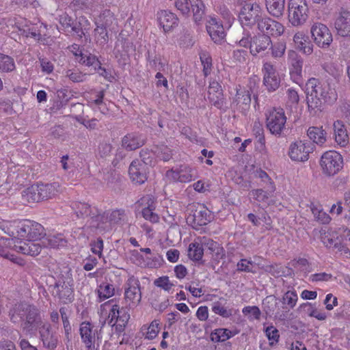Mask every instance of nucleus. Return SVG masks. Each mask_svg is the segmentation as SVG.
I'll return each mask as SVG.
<instances>
[{"instance_id":"f257e3e1","label":"nucleus","mask_w":350,"mask_h":350,"mask_svg":"<svg viewBox=\"0 0 350 350\" xmlns=\"http://www.w3.org/2000/svg\"><path fill=\"white\" fill-rule=\"evenodd\" d=\"M10 320L15 324H21V327L26 334L31 333L41 323L39 310L27 303H19L10 310Z\"/></svg>"},{"instance_id":"f03ea898","label":"nucleus","mask_w":350,"mask_h":350,"mask_svg":"<svg viewBox=\"0 0 350 350\" xmlns=\"http://www.w3.org/2000/svg\"><path fill=\"white\" fill-rule=\"evenodd\" d=\"M324 81L315 78L308 79L306 84V103L308 111L312 116H316L322 111L323 102L321 96L323 90Z\"/></svg>"},{"instance_id":"7ed1b4c3","label":"nucleus","mask_w":350,"mask_h":350,"mask_svg":"<svg viewBox=\"0 0 350 350\" xmlns=\"http://www.w3.org/2000/svg\"><path fill=\"white\" fill-rule=\"evenodd\" d=\"M266 126L270 133L276 136L282 135L286 129V116L282 108H273L266 115Z\"/></svg>"},{"instance_id":"20e7f679","label":"nucleus","mask_w":350,"mask_h":350,"mask_svg":"<svg viewBox=\"0 0 350 350\" xmlns=\"http://www.w3.org/2000/svg\"><path fill=\"white\" fill-rule=\"evenodd\" d=\"M191 212L186 217L187 224L196 230L210 223L213 217L211 211L204 205L198 204L191 206Z\"/></svg>"},{"instance_id":"39448f33","label":"nucleus","mask_w":350,"mask_h":350,"mask_svg":"<svg viewBox=\"0 0 350 350\" xmlns=\"http://www.w3.org/2000/svg\"><path fill=\"white\" fill-rule=\"evenodd\" d=\"M288 21L297 27L303 25L308 17V6L306 0H289L288 5Z\"/></svg>"},{"instance_id":"423d86ee","label":"nucleus","mask_w":350,"mask_h":350,"mask_svg":"<svg viewBox=\"0 0 350 350\" xmlns=\"http://www.w3.org/2000/svg\"><path fill=\"white\" fill-rule=\"evenodd\" d=\"M263 12L257 3H246L241 8L239 17L242 26L252 27L259 23L263 17Z\"/></svg>"},{"instance_id":"0eeeda50","label":"nucleus","mask_w":350,"mask_h":350,"mask_svg":"<svg viewBox=\"0 0 350 350\" xmlns=\"http://www.w3.org/2000/svg\"><path fill=\"white\" fill-rule=\"evenodd\" d=\"M342 156L336 151L325 152L321 159V166L327 176H333L338 173L342 169Z\"/></svg>"},{"instance_id":"6e6552de","label":"nucleus","mask_w":350,"mask_h":350,"mask_svg":"<svg viewBox=\"0 0 350 350\" xmlns=\"http://www.w3.org/2000/svg\"><path fill=\"white\" fill-rule=\"evenodd\" d=\"M21 227L22 228L20 241H38L46 236L44 227L34 221L22 220V226Z\"/></svg>"},{"instance_id":"1a4fd4ad","label":"nucleus","mask_w":350,"mask_h":350,"mask_svg":"<svg viewBox=\"0 0 350 350\" xmlns=\"http://www.w3.org/2000/svg\"><path fill=\"white\" fill-rule=\"evenodd\" d=\"M124 299L130 308L137 306L142 299L139 281L133 276L130 277L125 284Z\"/></svg>"},{"instance_id":"9d476101","label":"nucleus","mask_w":350,"mask_h":350,"mask_svg":"<svg viewBox=\"0 0 350 350\" xmlns=\"http://www.w3.org/2000/svg\"><path fill=\"white\" fill-rule=\"evenodd\" d=\"M314 146L310 142L298 141L292 143L289 147L288 155L295 161H306L309 154L313 151Z\"/></svg>"},{"instance_id":"9b49d317","label":"nucleus","mask_w":350,"mask_h":350,"mask_svg":"<svg viewBox=\"0 0 350 350\" xmlns=\"http://www.w3.org/2000/svg\"><path fill=\"white\" fill-rule=\"evenodd\" d=\"M311 34L315 43L320 47H327L333 38L328 27L321 23H314L311 27Z\"/></svg>"},{"instance_id":"f8f14e48","label":"nucleus","mask_w":350,"mask_h":350,"mask_svg":"<svg viewBox=\"0 0 350 350\" xmlns=\"http://www.w3.org/2000/svg\"><path fill=\"white\" fill-rule=\"evenodd\" d=\"M290 75L296 83H299L302 79L303 58L295 51H288Z\"/></svg>"},{"instance_id":"ddd939ff","label":"nucleus","mask_w":350,"mask_h":350,"mask_svg":"<svg viewBox=\"0 0 350 350\" xmlns=\"http://www.w3.org/2000/svg\"><path fill=\"white\" fill-rule=\"evenodd\" d=\"M258 29L262 33V35L279 36L284 31V26L279 22L264 16L257 25Z\"/></svg>"},{"instance_id":"4468645a","label":"nucleus","mask_w":350,"mask_h":350,"mask_svg":"<svg viewBox=\"0 0 350 350\" xmlns=\"http://www.w3.org/2000/svg\"><path fill=\"white\" fill-rule=\"evenodd\" d=\"M38 331L43 347L49 350L55 349L58 344V336L56 332L52 330L51 324H42L38 327Z\"/></svg>"},{"instance_id":"2eb2a0df","label":"nucleus","mask_w":350,"mask_h":350,"mask_svg":"<svg viewBox=\"0 0 350 350\" xmlns=\"http://www.w3.org/2000/svg\"><path fill=\"white\" fill-rule=\"evenodd\" d=\"M148 167L146 163L134 160L129 168V174L131 180L135 183L142 185L147 180Z\"/></svg>"},{"instance_id":"dca6fc26","label":"nucleus","mask_w":350,"mask_h":350,"mask_svg":"<svg viewBox=\"0 0 350 350\" xmlns=\"http://www.w3.org/2000/svg\"><path fill=\"white\" fill-rule=\"evenodd\" d=\"M168 178L180 183H189L196 176L195 170L188 165H183L176 170H170L166 172Z\"/></svg>"},{"instance_id":"f3484780","label":"nucleus","mask_w":350,"mask_h":350,"mask_svg":"<svg viewBox=\"0 0 350 350\" xmlns=\"http://www.w3.org/2000/svg\"><path fill=\"white\" fill-rule=\"evenodd\" d=\"M91 228L98 230L100 232L111 230V225L109 222V213H101L97 208L88 220Z\"/></svg>"},{"instance_id":"a211bd4d","label":"nucleus","mask_w":350,"mask_h":350,"mask_svg":"<svg viewBox=\"0 0 350 350\" xmlns=\"http://www.w3.org/2000/svg\"><path fill=\"white\" fill-rule=\"evenodd\" d=\"M52 293L64 304L72 302L74 298L73 288L68 282L59 280L55 282Z\"/></svg>"},{"instance_id":"6ab92c4d","label":"nucleus","mask_w":350,"mask_h":350,"mask_svg":"<svg viewBox=\"0 0 350 350\" xmlns=\"http://www.w3.org/2000/svg\"><path fill=\"white\" fill-rule=\"evenodd\" d=\"M334 27L338 35L350 37V12L342 10L334 22Z\"/></svg>"},{"instance_id":"aec40b11","label":"nucleus","mask_w":350,"mask_h":350,"mask_svg":"<svg viewBox=\"0 0 350 350\" xmlns=\"http://www.w3.org/2000/svg\"><path fill=\"white\" fill-rule=\"evenodd\" d=\"M208 98L209 101L217 109H221L224 105L223 90L220 84L213 81L210 82L208 90Z\"/></svg>"},{"instance_id":"412c9836","label":"nucleus","mask_w":350,"mask_h":350,"mask_svg":"<svg viewBox=\"0 0 350 350\" xmlns=\"http://www.w3.org/2000/svg\"><path fill=\"white\" fill-rule=\"evenodd\" d=\"M271 45V40L267 35L258 34L250 39V53L253 55L265 51Z\"/></svg>"},{"instance_id":"4be33fe9","label":"nucleus","mask_w":350,"mask_h":350,"mask_svg":"<svg viewBox=\"0 0 350 350\" xmlns=\"http://www.w3.org/2000/svg\"><path fill=\"white\" fill-rule=\"evenodd\" d=\"M35 241H17L14 244V250L26 255L37 256L42 250L40 243H36Z\"/></svg>"},{"instance_id":"5701e85b","label":"nucleus","mask_w":350,"mask_h":350,"mask_svg":"<svg viewBox=\"0 0 350 350\" xmlns=\"http://www.w3.org/2000/svg\"><path fill=\"white\" fill-rule=\"evenodd\" d=\"M22 220L2 221H0V229L10 237H12L16 241L21 240V230Z\"/></svg>"},{"instance_id":"b1692460","label":"nucleus","mask_w":350,"mask_h":350,"mask_svg":"<svg viewBox=\"0 0 350 350\" xmlns=\"http://www.w3.org/2000/svg\"><path fill=\"white\" fill-rule=\"evenodd\" d=\"M145 142V138L142 135L132 133L122 138V145L126 150L131 151L142 147Z\"/></svg>"},{"instance_id":"393cba45","label":"nucleus","mask_w":350,"mask_h":350,"mask_svg":"<svg viewBox=\"0 0 350 350\" xmlns=\"http://www.w3.org/2000/svg\"><path fill=\"white\" fill-rule=\"evenodd\" d=\"M236 90L237 94L232 105L242 110H247L251 103V95L249 90L241 88L240 85L236 88Z\"/></svg>"},{"instance_id":"a878e982","label":"nucleus","mask_w":350,"mask_h":350,"mask_svg":"<svg viewBox=\"0 0 350 350\" xmlns=\"http://www.w3.org/2000/svg\"><path fill=\"white\" fill-rule=\"evenodd\" d=\"M206 28L209 36L215 43H219L224 39L226 36L224 29L216 18H211L209 21V25Z\"/></svg>"},{"instance_id":"bb28decb","label":"nucleus","mask_w":350,"mask_h":350,"mask_svg":"<svg viewBox=\"0 0 350 350\" xmlns=\"http://www.w3.org/2000/svg\"><path fill=\"white\" fill-rule=\"evenodd\" d=\"M335 141L341 147H345L349 144V135L347 129L342 120H336L333 124Z\"/></svg>"},{"instance_id":"cd10ccee","label":"nucleus","mask_w":350,"mask_h":350,"mask_svg":"<svg viewBox=\"0 0 350 350\" xmlns=\"http://www.w3.org/2000/svg\"><path fill=\"white\" fill-rule=\"evenodd\" d=\"M70 207L74 211L77 218H85L92 217L96 207L91 206L89 204L80 201H73L71 202Z\"/></svg>"},{"instance_id":"c85d7f7f","label":"nucleus","mask_w":350,"mask_h":350,"mask_svg":"<svg viewBox=\"0 0 350 350\" xmlns=\"http://www.w3.org/2000/svg\"><path fill=\"white\" fill-rule=\"evenodd\" d=\"M74 55L81 64L93 66L94 70H97L98 66L101 68V64L96 55L88 53H84L81 49H78L77 52L74 53Z\"/></svg>"},{"instance_id":"c756f323","label":"nucleus","mask_w":350,"mask_h":350,"mask_svg":"<svg viewBox=\"0 0 350 350\" xmlns=\"http://www.w3.org/2000/svg\"><path fill=\"white\" fill-rule=\"evenodd\" d=\"M297 48L306 55H310L313 51V44L303 32H297L293 37Z\"/></svg>"},{"instance_id":"7c9ffc66","label":"nucleus","mask_w":350,"mask_h":350,"mask_svg":"<svg viewBox=\"0 0 350 350\" xmlns=\"http://www.w3.org/2000/svg\"><path fill=\"white\" fill-rule=\"evenodd\" d=\"M286 0H265L267 12L275 18L283 16L285 10Z\"/></svg>"},{"instance_id":"2f4dec72","label":"nucleus","mask_w":350,"mask_h":350,"mask_svg":"<svg viewBox=\"0 0 350 350\" xmlns=\"http://www.w3.org/2000/svg\"><path fill=\"white\" fill-rule=\"evenodd\" d=\"M160 25L165 31H169L178 25V18L176 14L168 11H162L159 17Z\"/></svg>"},{"instance_id":"473e14b6","label":"nucleus","mask_w":350,"mask_h":350,"mask_svg":"<svg viewBox=\"0 0 350 350\" xmlns=\"http://www.w3.org/2000/svg\"><path fill=\"white\" fill-rule=\"evenodd\" d=\"M42 200H46L56 196L59 193L58 183L38 184Z\"/></svg>"},{"instance_id":"72a5a7b5","label":"nucleus","mask_w":350,"mask_h":350,"mask_svg":"<svg viewBox=\"0 0 350 350\" xmlns=\"http://www.w3.org/2000/svg\"><path fill=\"white\" fill-rule=\"evenodd\" d=\"M80 335L83 342L85 345H92L95 343V330L90 322L84 321L80 325Z\"/></svg>"},{"instance_id":"f704fd0d","label":"nucleus","mask_w":350,"mask_h":350,"mask_svg":"<svg viewBox=\"0 0 350 350\" xmlns=\"http://www.w3.org/2000/svg\"><path fill=\"white\" fill-rule=\"evenodd\" d=\"M14 244H17V241L14 239L1 238L0 256L5 258L10 259L14 262L19 263L17 261V258H14V255L10 253V249L12 248L14 250Z\"/></svg>"},{"instance_id":"c9c22d12","label":"nucleus","mask_w":350,"mask_h":350,"mask_svg":"<svg viewBox=\"0 0 350 350\" xmlns=\"http://www.w3.org/2000/svg\"><path fill=\"white\" fill-rule=\"evenodd\" d=\"M308 137L317 145H323L326 142L327 133L322 126H310L307 131Z\"/></svg>"},{"instance_id":"e433bc0d","label":"nucleus","mask_w":350,"mask_h":350,"mask_svg":"<svg viewBox=\"0 0 350 350\" xmlns=\"http://www.w3.org/2000/svg\"><path fill=\"white\" fill-rule=\"evenodd\" d=\"M101 309L106 310L109 308V312L108 314V324L114 326L116 323H118V311L119 305H118L114 299H111L105 302L100 306Z\"/></svg>"},{"instance_id":"4c0bfd02","label":"nucleus","mask_w":350,"mask_h":350,"mask_svg":"<svg viewBox=\"0 0 350 350\" xmlns=\"http://www.w3.org/2000/svg\"><path fill=\"white\" fill-rule=\"evenodd\" d=\"M42 243L44 247L59 248V247H64L66 245V241L62 234L48 235L44 237Z\"/></svg>"},{"instance_id":"58836bf2","label":"nucleus","mask_w":350,"mask_h":350,"mask_svg":"<svg viewBox=\"0 0 350 350\" xmlns=\"http://www.w3.org/2000/svg\"><path fill=\"white\" fill-rule=\"evenodd\" d=\"M323 90L321 96V100H323L325 103L328 104H333L338 98V94L335 88L332 87L329 82L325 81Z\"/></svg>"},{"instance_id":"ea45409f","label":"nucleus","mask_w":350,"mask_h":350,"mask_svg":"<svg viewBox=\"0 0 350 350\" xmlns=\"http://www.w3.org/2000/svg\"><path fill=\"white\" fill-rule=\"evenodd\" d=\"M193 20L196 23L202 21L204 15V5L201 0H190Z\"/></svg>"},{"instance_id":"a19ab883","label":"nucleus","mask_w":350,"mask_h":350,"mask_svg":"<svg viewBox=\"0 0 350 350\" xmlns=\"http://www.w3.org/2000/svg\"><path fill=\"white\" fill-rule=\"evenodd\" d=\"M151 152L164 161H168L172 156V150L164 144L154 146Z\"/></svg>"},{"instance_id":"79ce46f5","label":"nucleus","mask_w":350,"mask_h":350,"mask_svg":"<svg viewBox=\"0 0 350 350\" xmlns=\"http://www.w3.org/2000/svg\"><path fill=\"white\" fill-rule=\"evenodd\" d=\"M116 20L114 14L109 10H105L99 16L98 24L109 28V29H113Z\"/></svg>"},{"instance_id":"37998d69","label":"nucleus","mask_w":350,"mask_h":350,"mask_svg":"<svg viewBox=\"0 0 350 350\" xmlns=\"http://www.w3.org/2000/svg\"><path fill=\"white\" fill-rule=\"evenodd\" d=\"M23 197L29 202H38L41 200L38 184L31 185L28 187L23 193Z\"/></svg>"},{"instance_id":"c03bdc74","label":"nucleus","mask_w":350,"mask_h":350,"mask_svg":"<svg viewBox=\"0 0 350 350\" xmlns=\"http://www.w3.org/2000/svg\"><path fill=\"white\" fill-rule=\"evenodd\" d=\"M204 254L202 244L197 242L191 243L188 249V256L194 261L200 260Z\"/></svg>"},{"instance_id":"a18cd8bd","label":"nucleus","mask_w":350,"mask_h":350,"mask_svg":"<svg viewBox=\"0 0 350 350\" xmlns=\"http://www.w3.org/2000/svg\"><path fill=\"white\" fill-rule=\"evenodd\" d=\"M323 242L327 247L338 249L339 251H345V252H346L347 248L344 246L338 237L335 239L334 235H325L323 237Z\"/></svg>"},{"instance_id":"49530a36","label":"nucleus","mask_w":350,"mask_h":350,"mask_svg":"<svg viewBox=\"0 0 350 350\" xmlns=\"http://www.w3.org/2000/svg\"><path fill=\"white\" fill-rule=\"evenodd\" d=\"M99 301H102L112 297L114 295L115 289L113 285L109 283H102L97 290Z\"/></svg>"},{"instance_id":"de8ad7c7","label":"nucleus","mask_w":350,"mask_h":350,"mask_svg":"<svg viewBox=\"0 0 350 350\" xmlns=\"http://www.w3.org/2000/svg\"><path fill=\"white\" fill-rule=\"evenodd\" d=\"M14 59L9 55L0 53V71L10 72L15 70Z\"/></svg>"},{"instance_id":"09e8293b","label":"nucleus","mask_w":350,"mask_h":350,"mask_svg":"<svg viewBox=\"0 0 350 350\" xmlns=\"http://www.w3.org/2000/svg\"><path fill=\"white\" fill-rule=\"evenodd\" d=\"M231 332L227 329H217L211 334V339L214 342H224L230 338Z\"/></svg>"},{"instance_id":"8fccbe9b","label":"nucleus","mask_w":350,"mask_h":350,"mask_svg":"<svg viewBox=\"0 0 350 350\" xmlns=\"http://www.w3.org/2000/svg\"><path fill=\"white\" fill-rule=\"evenodd\" d=\"M297 299L298 296L295 291H288L282 297V303L292 309L295 306Z\"/></svg>"},{"instance_id":"3c124183","label":"nucleus","mask_w":350,"mask_h":350,"mask_svg":"<svg viewBox=\"0 0 350 350\" xmlns=\"http://www.w3.org/2000/svg\"><path fill=\"white\" fill-rule=\"evenodd\" d=\"M263 84L269 92H274L280 87V78L279 75L275 77L263 78Z\"/></svg>"},{"instance_id":"603ef678","label":"nucleus","mask_w":350,"mask_h":350,"mask_svg":"<svg viewBox=\"0 0 350 350\" xmlns=\"http://www.w3.org/2000/svg\"><path fill=\"white\" fill-rule=\"evenodd\" d=\"M269 50H271V55L273 57H281L284 54L286 50V44L283 42H277L271 43Z\"/></svg>"},{"instance_id":"864d4df0","label":"nucleus","mask_w":350,"mask_h":350,"mask_svg":"<svg viewBox=\"0 0 350 350\" xmlns=\"http://www.w3.org/2000/svg\"><path fill=\"white\" fill-rule=\"evenodd\" d=\"M203 239H204V242L202 244L207 245L210 250L215 252L217 259L222 258L224 256L223 248L220 247L217 242L213 240H206L204 237Z\"/></svg>"},{"instance_id":"5fc2aeb1","label":"nucleus","mask_w":350,"mask_h":350,"mask_svg":"<svg viewBox=\"0 0 350 350\" xmlns=\"http://www.w3.org/2000/svg\"><path fill=\"white\" fill-rule=\"evenodd\" d=\"M108 29L96 23V27L94 29L95 35L98 36V42H100L101 44H106L108 42Z\"/></svg>"},{"instance_id":"6e6d98bb","label":"nucleus","mask_w":350,"mask_h":350,"mask_svg":"<svg viewBox=\"0 0 350 350\" xmlns=\"http://www.w3.org/2000/svg\"><path fill=\"white\" fill-rule=\"evenodd\" d=\"M262 269H263L266 272L271 273L274 277L282 276L284 273L282 266L278 264L262 266Z\"/></svg>"},{"instance_id":"4d7b16f0","label":"nucleus","mask_w":350,"mask_h":350,"mask_svg":"<svg viewBox=\"0 0 350 350\" xmlns=\"http://www.w3.org/2000/svg\"><path fill=\"white\" fill-rule=\"evenodd\" d=\"M118 320L117 327H120L123 329L126 325L129 319L130 314H129L126 308H120L118 311Z\"/></svg>"},{"instance_id":"13d9d810","label":"nucleus","mask_w":350,"mask_h":350,"mask_svg":"<svg viewBox=\"0 0 350 350\" xmlns=\"http://www.w3.org/2000/svg\"><path fill=\"white\" fill-rule=\"evenodd\" d=\"M154 284L166 291H169L174 284L170 282L168 276H161L154 281Z\"/></svg>"},{"instance_id":"bf43d9fd","label":"nucleus","mask_w":350,"mask_h":350,"mask_svg":"<svg viewBox=\"0 0 350 350\" xmlns=\"http://www.w3.org/2000/svg\"><path fill=\"white\" fill-rule=\"evenodd\" d=\"M265 334L270 341V345H273L274 343L278 342L280 334L278 330L273 326L267 327L265 329Z\"/></svg>"},{"instance_id":"052dcab7","label":"nucleus","mask_w":350,"mask_h":350,"mask_svg":"<svg viewBox=\"0 0 350 350\" xmlns=\"http://www.w3.org/2000/svg\"><path fill=\"white\" fill-rule=\"evenodd\" d=\"M276 305V299L272 296L267 297L262 302L263 310L267 314H271L273 312Z\"/></svg>"},{"instance_id":"680f3d73","label":"nucleus","mask_w":350,"mask_h":350,"mask_svg":"<svg viewBox=\"0 0 350 350\" xmlns=\"http://www.w3.org/2000/svg\"><path fill=\"white\" fill-rule=\"evenodd\" d=\"M175 6L183 15L189 16L190 13V0H176Z\"/></svg>"},{"instance_id":"e2e57ef3","label":"nucleus","mask_w":350,"mask_h":350,"mask_svg":"<svg viewBox=\"0 0 350 350\" xmlns=\"http://www.w3.org/2000/svg\"><path fill=\"white\" fill-rule=\"evenodd\" d=\"M263 78L275 77L279 75L275 66L271 62H265L262 69Z\"/></svg>"},{"instance_id":"0e129e2a","label":"nucleus","mask_w":350,"mask_h":350,"mask_svg":"<svg viewBox=\"0 0 350 350\" xmlns=\"http://www.w3.org/2000/svg\"><path fill=\"white\" fill-rule=\"evenodd\" d=\"M125 213L124 210H115L111 213H109V222L111 226L112 224H119L124 218Z\"/></svg>"},{"instance_id":"69168bd1","label":"nucleus","mask_w":350,"mask_h":350,"mask_svg":"<svg viewBox=\"0 0 350 350\" xmlns=\"http://www.w3.org/2000/svg\"><path fill=\"white\" fill-rule=\"evenodd\" d=\"M137 204L143 208H148V209L153 210L155 209V202L151 196L148 195L142 197L137 202Z\"/></svg>"},{"instance_id":"338daca9","label":"nucleus","mask_w":350,"mask_h":350,"mask_svg":"<svg viewBox=\"0 0 350 350\" xmlns=\"http://www.w3.org/2000/svg\"><path fill=\"white\" fill-rule=\"evenodd\" d=\"M85 75L79 70H68L66 72V77L75 83L83 81Z\"/></svg>"},{"instance_id":"774afa93","label":"nucleus","mask_w":350,"mask_h":350,"mask_svg":"<svg viewBox=\"0 0 350 350\" xmlns=\"http://www.w3.org/2000/svg\"><path fill=\"white\" fill-rule=\"evenodd\" d=\"M254 262L247 260V259H241L237 265V271L247 273H255L252 269Z\"/></svg>"}]
</instances>
